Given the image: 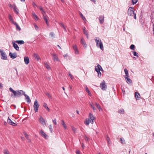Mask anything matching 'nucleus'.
Instances as JSON below:
<instances>
[{"mask_svg":"<svg viewBox=\"0 0 154 154\" xmlns=\"http://www.w3.org/2000/svg\"><path fill=\"white\" fill-rule=\"evenodd\" d=\"M94 40L96 43V45L97 47L99 46L100 48L102 50H103L104 49L103 45L101 42V39L97 37H95L94 38Z\"/></svg>","mask_w":154,"mask_h":154,"instance_id":"obj_2","label":"nucleus"},{"mask_svg":"<svg viewBox=\"0 0 154 154\" xmlns=\"http://www.w3.org/2000/svg\"><path fill=\"white\" fill-rule=\"evenodd\" d=\"M24 61L26 64H28L29 62V58L28 57H24Z\"/></svg>","mask_w":154,"mask_h":154,"instance_id":"obj_20","label":"nucleus"},{"mask_svg":"<svg viewBox=\"0 0 154 154\" xmlns=\"http://www.w3.org/2000/svg\"><path fill=\"white\" fill-rule=\"evenodd\" d=\"M59 24L60 25V26L62 27H63L64 26V24L62 23H59Z\"/></svg>","mask_w":154,"mask_h":154,"instance_id":"obj_54","label":"nucleus"},{"mask_svg":"<svg viewBox=\"0 0 154 154\" xmlns=\"http://www.w3.org/2000/svg\"><path fill=\"white\" fill-rule=\"evenodd\" d=\"M100 70H98V71H96L98 73V77L99 78H100L102 75V74L101 72H100Z\"/></svg>","mask_w":154,"mask_h":154,"instance_id":"obj_37","label":"nucleus"},{"mask_svg":"<svg viewBox=\"0 0 154 154\" xmlns=\"http://www.w3.org/2000/svg\"><path fill=\"white\" fill-rule=\"evenodd\" d=\"M84 122L86 125H88L90 122L89 119H86Z\"/></svg>","mask_w":154,"mask_h":154,"instance_id":"obj_36","label":"nucleus"},{"mask_svg":"<svg viewBox=\"0 0 154 154\" xmlns=\"http://www.w3.org/2000/svg\"><path fill=\"white\" fill-rule=\"evenodd\" d=\"M132 52L133 53V54L134 56H136L137 57H139L138 54L135 51H132Z\"/></svg>","mask_w":154,"mask_h":154,"instance_id":"obj_33","label":"nucleus"},{"mask_svg":"<svg viewBox=\"0 0 154 154\" xmlns=\"http://www.w3.org/2000/svg\"><path fill=\"white\" fill-rule=\"evenodd\" d=\"M69 75L70 76V78L72 79H73V77L72 75V74L70 73V72H69Z\"/></svg>","mask_w":154,"mask_h":154,"instance_id":"obj_49","label":"nucleus"},{"mask_svg":"<svg viewBox=\"0 0 154 154\" xmlns=\"http://www.w3.org/2000/svg\"><path fill=\"white\" fill-rule=\"evenodd\" d=\"M10 57L12 59H14L17 57V54L16 53H12L10 52L9 54Z\"/></svg>","mask_w":154,"mask_h":154,"instance_id":"obj_9","label":"nucleus"},{"mask_svg":"<svg viewBox=\"0 0 154 154\" xmlns=\"http://www.w3.org/2000/svg\"><path fill=\"white\" fill-rule=\"evenodd\" d=\"M39 121L40 123L43 125H45L46 124V121L44 119L42 116H40L39 119Z\"/></svg>","mask_w":154,"mask_h":154,"instance_id":"obj_8","label":"nucleus"},{"mask_svg":"<svg viewBox=\"0 0 154 154\" xmlns=\"http://www.w3.org/2000/svg\"><path fill=\"white\" fill-rule=\"evenodd\" d=\"M0 53L1 59L4 60H6L7 57L5 52L1 49H0Z\"/></svg>","mask_w":154,"mask_h":154,"instance_id":"obj_5","label":"nucleus"},{"mask_svg":"<svg viewBox=\"0 0 154 154\" xmlns=\"http://www.w3.org/2000/svg\"><path fill=\"white\" fill-rule=\"evenodd\" d=\"M9 19V20L12 22L13 24L14 23V21L12 17L11 16V15H9L8 17Z\"/></svg>","mask_w":154,"mask_h":154,"instance_id":"obj_32","label":"nucleus"},{"mask_svg":"<svg viewBox=\"0 0 154 154\" xmlns=\"http://www.w3.org/2000/svg\"><path fill=\"white\" fill-rule=\"evenodd\" d=\"M99 20L100 24H102L104 21V16L103 15H101L99 17Z\"/></svg>","mask_w":154,"mask_h":154,"instance_id":"obj_18","label":"nucleus"},{"mask_svg":"<svg viewBox=\"0 0 154 154\" xmlns=\"http://www.w3.org/2000/svg\"><path fill=\"white\" fill-rule=\"evenodd\" d=\"M124 72H125V74H126L127 73H128V70L126 68H125L124 69Z\"/></svg>","mask_w":154,"mask_h":154,"instance_id":"obj_55","label":"nucleus"},{"mask_svg":"<svg viewBox=\"0 0 154 154\" xmlns=\"http://www.w3.org/2000/svg\"><path fill=\"white\" fill-rule=\"evenodd\" d=\"M61 124L63 126V127L65 128V129H66L67 128L66 125L64 121L63 120L62 121Z\"/></svg>","mask_w":154,"mask_h":154,"instance_id":"obj_34","label":"nucleus"},{"mask_svg":"<svg viewBox=\"0 0 154 154\" xmlns=\"http://www.w3.org/2000/svg\"><path fill=\"white\" fill-rule=\"evenodd\" d=\"M24 96H25V100H26V102L28 103H30L31 102V100H30V99L28 95H27L26 94H25L24 95Z\"/></svg>","mask_w":154,"mask_h":154,"instance_id":"obj_12","label":"nucleus"},{"mask_svg":"<svg viewBox=\"0 0 154 154\" xmlns=\"http://www.w3.org/2000/svg\"><path fill=\"white\" fill-rule=\"evenodd\" d=\"M100 87L101 89L103 90H106L107 88V86L106 84H105V82L104 80L100 83Z\"/></svg>","mask_w":154,"mask_h":154,"instance_id":"obj_6","label":"nucleus"},{"mask_svg":"<svg viewBox=\"0 0 154 154\" xmlns=\"http://www.w3.org/2000/svg\"><path fill=\"white\" fill-rule=\"evenodd\" d=\"M16 42L18 44H23L24 43V42L23 40H17L16 41Z\"/></svg>","mask_w":154,"mask_h":154,"instance_id":"obj_29","label":"nucleus"},{"mask_svg":"<svg viewBox=\"0 0 154 154\" xmlns=\"http://www.w3.org/2000/svg\"><path fill=\"white\" fill-rule=\"evenodd\" d=\"M52 55L53 56V59L54 61H59L58 57L56 54H53Z\"/></svg>","mask_w":154,"mask_h":154,"instance_id":"obj_14","label":"nucleus"},{"mask_svg":"<svg viewBox=\"0 0 154 154\" xmlns=\"http://www.w3.org/2000/svg\"><path fill=\"white\" fill-rule=\"evenodd\" d=\"M23 133L27 139L29 138V135L26 134V132H23Z\"/></svg>","mask_w":154,"mask_h":154,"instance_id":"obj_45","label":"nucleus"},{"mask_svg":"<svg viewBox=\"0 0 154 154\" xmlns=\"http://www.w3.org/2000/svg\"><path fill=\"white\" fill-rule=\"evenodd\" d=\"M84 138H85L86 141H87V142L89 141L90 138L89 137H87L86 136V135H84Z\"/></svg>","mask_w":154,"mask_h":154,"instance_id":"obj_39","label":"nucleus"},{"mask_svg":"<svg viewBox=\"0 0 154 154\" xmlns=\"http://www.w3.org/2000/svg\"><path fill=\"white\" fill-rule=\"evenodd\" d=\"M14 25H15L16 26V29L17 30H18L19 31H20L21 30V28L19 26V25L16 23L15 22L13 23Z\"/></svg>","mask_w":154,"mask_h":154,"instance_id":"obj_26","label":"nucleus"},{"mask_svg":"<svg viewBox=\"0 0 154 154\" xmlns=\"http://www.w3.org/2000/svg\"><path fill=\"white\" fill-rule=\"evenodd\" d=\"M76 153V154H80L79 151H77Z\"/></svg>","mask_w":154,"mask_h":154,"instance_id":"obj_64","label":"nucleus"},{"mask_svg":"<svg viewBox=\"0 0 154 154\" xmlns=\"http://www.w3.org/2000/svg\"><path fill=\"white\" fill-rule=\"evenodd\" d=\"M120 140L122 144H124L125 143V140L122 138H120Z\"/></svg>","mask_w":154,"mask_h":154,"instance_id":"obj_42","label":"nucleus"},{"mask_svg":"<svg viewBox=\"0 0 154 154\" xmlns=\"http://www.w3.org/2000/svg\"><path fill=\"white\" fill-rule=\"evenodd\" d=\"M71 128L72 131L74 132H75L76 130V128L73 126H72Z\"/></svg>","mask_w":154,"mask_h":154,"instance_id":"obj_51","label":"nucleus"},{"mask_svg":"<svg viewBox=\"0 0 154 154\" xmlns=\"http://www.w3.org/2000/svg\"><path fill=\"white\" fill-rule=\"evenodd\" d=\"M13 9L15 13L17 14H18L19 13V10L16 7V6L15 4H14L13 5Z\"/></svg>","mask_w":154,"mask_h":154,"instance_id":"obj_17","label":"nucleus"},{"mask_svg":"<svg viewBox=\"0 0 154 154\" xmlns=\"http://www.w3.org/2000/svg\"><path fill=\"white\" fill-rule=\"evenodd\" d=\"M53 122L55 125H57V123L56 122V119H54L53 120Z\"/></svg>","mask_w":154,"mask_h":154,"instance_id":"obj_52","label":"nucleus"},{"mask_svg":"<svg viewBox=\"0 0 154 154\" xmlns=\"http://www.w3.org/2000/svg\"><path fill=\"white\" fill-rule=\"evenodd\" d=\"M81 43L82 44V45L83 46V47L84 48H85L87 47V45L86 43V42L83 38H82L81 39Z\"/></svg>","mask_w":154,"mask_h":154,"instance_id":"obj_19","label":"nucleus"},{"mask_svg":"<svg viewBox=\"0 0 154 154\" xmlns=\"http://www.w3.org/2000/svg\"><path fill=\"white\" fill-rule=\"evenodd\" d=\"M43 18L45 22L48 26H49L48 22L47 19V17L46 16H43Z\"/></svg>","mask_w":154,"mask_h":154,"instance_id":"obj_24","label":"nucleus"},{"mask_svg":"<svg viewBox=\"0 0 154 154\" xmlns=\"http://www.w3.org/2000/svg\"><path fill=\"white\" fill-rule=\"evenodd\" d=\"M81 145H82V148L83 149H84L85 146H84V143H82Z\"/></svg>","mask_w":154,"mask_h":154,"instance_id":"obj_63","label":"nucleus"},{"mask_svg":"<svg viewBox=\"0 0 154 154\" xmlns=\"http://www.w3.org/2000/svg\"><path fill=\"white\" fill-rule=\"evenodd\" d=\"M93 110L95 111L96 110V109L94 106L92 104H90Z\"/></svg>","mask_w":154,"mask_h":154,"instance_id":"obj_50","label":"nucleus"},{"mask_svg":"<svg viewBox=\"0 0 154 154\" xmlns=\"http://www.w3.org/2000/svg\"><path fill=\"white\" fill-rule=\"evenodd\" d=\"M130 48L131 50H134L135 48V46L134 45L132 44L130 46Z\"/></svg>","mask_w":154,"mask_h":154,"instance_id":"obj_44","label":"nucleus"},{"mask_svg":"<svg viewBox=\"0 0 154 154\" xmlns=\"http://www.w3.org/2000/svg\"><path fill=\"white\" fill-rule=\"evenodd\" d=\"M38 8L41 11H42L43 10V8H42L41 7V6H39V7H38Z\"/></svg>","mask_w":154,"mask_h":154,"instance_id":"obj_58","label":"nucleus"},{"mask_svg":"<svg viewBox=\"0 0 154 154\" xmlns=\"http://www.w3.org/2000/svg\"><path fill=\"white\" fill-rule=\"evenodd\" d=\"M74 51H75V53L76 54H79V51L78 49H77V50H75Z\"/></svg>","mask_w":154,"mask_h":154,"instance_id":"obj_59","label":"nucleus"},{"mask_svg":"<svg viewBox=\"0 0 154 154\" xmlns=\"http://www.w3.org/2000/svg\"><path fill=\"white\" fill-rule=\"evenodd\" d=\"M41 12H42V14L43 15V16H45V12L44 11V10L42 11H41Z\"/></svg>","mask_w":154,"mask_h":154,"instance_id":"obj_56","label":"nucleus"},{"mask_svg":"<svg viewBox=\"0 0 154 154\" xmlns=\"http://www.w3.org/2000/svg\"><path fill=\"white\" fill-rule=\"evenodd\" d=\"M80 15L81 17V18L84 21H86V18L83 16V15L81 12L80 13Z\"/></svg>","mask_w":154,"mask_h":154,"instance_id":"obj_35","label":"nucleus"},{"mask_svg":"<svg viewBox=\"0 0 154 154\" xmlns=\"http://www.w3.org/2000/svg\"><path fill=\"white\" fill-rule=\"evenodd\" d=\"M83 30L84 34L86 35L87 38L88 39L89 38L88 34L87 31L85 29V27H84V28L83 29Z\"/></svg>","mask_w":154,"mask_h":154,"instance_id":"obj_21","label":"nucleus"},{"mask_svg":"<svg viewBox=\"0 0 154 154\" xmlns=\"http://www.w3.org/2000/svg\"><path fill=\"white\" fill-rule=\"evenodd\" d=\"M49 128L50 129V131L52 133V126L51 125H50L49 126Z\"/></svg>","mask_w":154,"mask_h":154,"instance_id":"obj_47","label":"nucleus"},{"mask_svg":"<svg viewBox=\"0 0 154 154\" xmlns=\"http://www.w3.org/2000/svg\"><path fill=\"white\" fill-rule=\"evenodd\" d=\"M9 91L11 92L14 94H11V96L12 97H13V96H14L15 97H20V96L24 95L25 93L23 90H19L17 91H15L11 88L10 87L9 88Z\"/></svg>","mask_w":154,"mask_h":154,"instance_id":"obj_1","label":"nucleus"},{"mask_svg":"<svg viewBox=\"0 0 154 154\" xmlns=\"http://www.w3.org/2000/svg\"><path fill=\"white\" fill-rule=\"evenodd\" d=\"M97 66H95V70L96 71H97L99 70H101V71H103L102 68L101 66L98 64H97Z\"/></svg>","mask_w":154,"mask_h":154,"instance_id":"obj_10","label":"nucleus"},{"mask_svg":"<svg viewBox=\"0 0 154 154\" xmlns=\"http://www.w3.org/2000/svg\"><path fill=\"white\" fill-rule=\"evenodd\" d=\"M96 106L98 109H99V110L100 111V110H102V109L101 107L100 106V104L98 103H96Z\"/></svg>","mask_w":154,"mask_h":154,"instance_id":"obj_28","label":"nucleus"},{"mask_svg":"<svg viewBox=\"0 0 154 154\" xmlns=\"http://www.w3.org/2000/svg\"><path fill=\"white\" fill-rule=\"evenodd\" d=\"M41 136L46 139H48V135L43 131L42 130H41L40 131Z\"/></svg>","mask_w":154,"mask_h":154,"instance_id":"obj_11","label":"nucleus"},{"mask_svg":"<svg viewBox=\"0 0 154 154\" xmlns=\"http://www.w3.org/2000/svg\"><path fill=\"white\" fill-rule=\"evenodd\" d=\"M45 67H46V68L48 69L49 70V69H51L50 66L47 63H45Z\"/></svg>","mask_w":154,"mask_h":154,"instance_id":"obj_40","label":"nucleus"},{"mask_svg":"<svg viewBox=\"0 0 154 154\" xmlns=\"http://www.w3.org/2000/svg\"><path fill=\"white\" fill-rule=\"evenodd\" d=\"M50 99H51L52 97L51 95L48 93H47L45 94Z\"/></svg>","mask_w":154,"mask_h":154,"instance_id":"obj_38","label":"nucleus"},{"mask_svg":"<svg viewBox=\"0 0 154 154\" xmlns=\"http://www.w3.org/2000/svg\"><path fill=\"white\" fill-rule=\"evenodd\" d=\"M138 0H132V3L133 5H134L136 4Z\"/></svg>","mask_w":154,"mask_h":154,"instance_id":"obj_46","label":"nucleus"},{"mask_svg":"<svg viewBox=\"0 0 154 154\" xmlns=\"http://www.w3.org/2000/svg\"><path fill=\"white\" fill-rule=\"evenodd\" d=\"M33 107L35 112H38V108L39 107V105L37 100H35V101Z\"/></svg>","mask_w":154,"mask_h":154,"instance_id":"obj_4","label":"nucleus"},{"mask_svg":"<svg viewBox=\"0 0 154 154\" xmlns=\"http://www.w3.org/2000/svg\"><path fill=\"white\" fill-rule=\"evenodd\" d=\"M126 81L127 83L131 85L132 83V81L130 78L128 77H125Z\"/></svg>","mask_w":154,"mask_h":154,"instance_id":"obj_15","label":"nucleus"},{"mask_svg":"<svg viewBox=\"0 0 154 154\" xmlns=\"http://www.w3.org/2000/svg\"><path fill=\"white\" fill-rule=\"evenodd\" d=\"M95 118L93 115V114L91 113H90L89 114V118L88 119L90 121V122L91 124H93L94 123V120L95 119Z\"/></svg>","mask_w":154,"mask_h":154,"instance_id":"obj_7","label":"nucleus"},{"mask_svg":"<svg viewBox=\"0 0 154 154\" xmlns=\"http://www.w3.org/2000/svg\"><path fill=\"white\" fill-rule=\"evenodd\" d=\"M127 13L128 14L129 16H133V14L135 13L134 8L132 7H129Z\"/></svg>","mask_w":154,"mask_h":154,"instance_id":"obj_3","label":"nucleus"},{"mask_svg":"<svg viewBox=\"0 0 154 154\" xmlns=\"http://www.w3.org/2000/svg\"><path fill=\"white\" fill-rule=\"evenodd\" d=\"M33 57L37 61H38L40 59V57L37 54L34 53L33 54Z\"/></svg>","mask_w":154,"mask_h":154,"instance_id":"obj_23","label":"nucleus"},{"mask_svg":"<svg viewBox=\"0 0 154 154\" xmlns=\"http://www.w3.org/2000/svg\"><path fill=\"white\" fill-rule=\"evenodd\" d=\"M32 5L33 6L34 8H35L36 6H37V5L34 2H33Z\"/></svg>","mask_w":154,"mask_h":154,"instance_id":"obj_57","label":"nucleus"},{"mask_svg":"<svg viewBox=\"0 0 154 154\" xmlns=\"http://www.w3.org/2000/svg\"><path fill=\"white\" fill-rule=\"evenodd\" d=\"M32 15L33 17V18L35 20H38V18L35 13H32Z\"/></svg>","mask_w":154,"mask_h":154,"instance_id":"obj_31","label":"nucleus"},{"mask_svg":"<svg viewBox=\"0 0 154 154\" xmlns=\"http://www.w3.org/2000/svg\"><path fill=\"white\" fill-rule=\"evenodd\" d=\"M135 95L136 100H138L140 98V95L138 92H135Z\"/></svg>","mask_w":154,"mask_h":154,"instance_id":"obj_22","label":"nucleus"},{"mask_svg":"<svg viewBox=\"0 0 154 154\" xmlns=\"http://www.w3.org/2000/svg\"><path fill=\"white\" fill-rule=\"evenodd\" d=\"M50 35L53 38L54 37L55 34L53 32H51L50 34Z\"/></svg>","mask_w":154,"mask_h":154,"instance_id":"obj_41","label":"nucleus"},{"mask_svg":"<svg viewBox=\"0 0 154 154\" xmlns=\"http://www.w3.org/2000/svg\"><path fill=\"white\" fill-rule=\"evenodd\" d=\"M43 106L48 112L50 111V109L48 106L47 104L46 103H44Z\"/></svg>","mask_w":154,"mask_h":154,"instance_id":"obj_30","label":"nucleus"},{"mask_svg":"<svg viewBox=\"0 0 154 154\" xmlns=\"http://www.w3.org/2000/svg\"><path fill=\"white\" fill-rule=\"evenodd\" d=\"M118 112L120 114H123L125 113V111L123 109H119Z\"/></svg>","mask_w":154,"mask_h":154,"instance_id":"obj_25","label":"nucleus"},{"mask_svg":"<svg viewBox=\"0 0 154 154\" xmlns=\"http://www.w3.org/2000/svg\"><path fill=\"white\" fill-rule=\"evenodd\" d=\"M73 48L74 51L78 49L77 46L76 45H73Z\"/></svg>","mask_w":154,"mask_h":154,"instance_id":"obj_48","label":"nucleus"},{"mask_svg":"<svg viewBox=\"0 0 154 154\" xmlns=\"http://www.w3.org/2000/svg\"><path fill=\"white\" fill-rule=\"evenodd\" d=\"M85 91L88 93V94L89 96H91V94L87 86H86L85 87Z\"/></svg>","mask_w":154,"mask_h":154,"instance_id":"obj_27","label":"nucleus"},{"mask_svg":"<svg viewBox=\"0 0 154 154\" xmlns=\"http://www.w3.org/2000/svg\"><path fill=\"white\" fill-rule=\"evenodd\" d=\"M10 124V125H11L13 126H16L17 125V124H16L15 123L13 122L11 120L9 119V118L8 117V121H7Z\"/></svg>","mask_w":154,"mask_h":154,"instance_id":"obj_13","label":"nucleus"},{"mask_svg":"<svg viewBox=\"0 0 154 154\" xmlns=\"http://www.w3.org/2000/svg\"><path fill=\"white\" fill-rule=\"evenodd\" d=\"M12 44L14 48L17 51H19V48L17 44L15 42H12Z\"/></svg>","mask_w":154,"mask_h":154,"instance_id":"obj_16","label":"nucleus"},{"mask_svg":"<svg viewBox=\"0 0 154 154\" xmlns=\"http://www.w3.org/2000/svg\"><path fill=\"white\" fill-rule=\"evenodd\" d=\"M4 154H9V153L7 149H5L4 151Z\"/></svg>","mask_w":154,"mask_h":154,"instance_id":"obj_43","label":"nucleus"},{"mask_svg":"<svg viewBox=\"0 0 154 154\" xmlns=\"http://www.w3.org/2000/svg\"><path fill=\"white\" fill-rule=\"evenodd\" d=\"M8 5L9 7L11 8H13V6L11 4H9Z\"/></svg>","mask_w":154,"mask_h":154,"instance_id":"obj_61","label":"nucleus"},{"mask_svg":"<svg viewBox=\"0 0 154 154\" xmlns=\"http://www.w3.org/2000/svg\"><path fill=\"white\" fill-rule=\"evenodd\" d=\"M133 16H134V18L135 19H136V13H134V14H133Z\"/></svg>","mask_w":154,"mask_h":154,"instance_id":"obj_60","label":"nucleus"},{"mask_svg":"<svg viewBox=\"0 0 154 154\" xmlns=\"http://www.w3.org/2000/svg\"><path fill=\"white\" fill-rule=\"evenodd\" d=\"M34 26L35 27V29L36 30H38V26L35 24H34Z\"/></svg>","mask_w":154,"mask_h":154,"instance_id":"obj_53","label":"nucleus"},{"mask_svg":"<svg viewBox=\"0 0 154 154\" xmlns=\"http://www.w3.org/2000/svg\"><path fill=\"white\" fill-rule=\"evenodd\" d=\"M3 86L2 84L0 82V88L2 89V88Z\"/></svg>","mask_w":154,"mask_h":154,"instance_id":"obj_62","label":"nucleus"}]
</instances>
